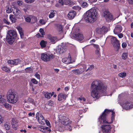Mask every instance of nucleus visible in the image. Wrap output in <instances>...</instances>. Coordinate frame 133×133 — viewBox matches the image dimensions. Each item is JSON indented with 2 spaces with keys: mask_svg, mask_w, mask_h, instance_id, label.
I'll use <instances>...</instances> for the list:
<instances>
[{
  "mask_svg": "<svg viewBox=\"0 0 133 133\" xmlns=\"http://www.w3.org/2000/svg\"><path fill=\"white\" fill-rule=\"evenodd\" d=\"M107 87L105 86L103 83L99 80L94 81L91 84V93L94 98H98L99 96L100 91L105 92Z\"/></svg>",
  "mask_w": 133,
  "mask_h": 133,
  "instance_id": "obj_1",
  "label": "nucleus"
},
{
  "mask_svg": "<svg viewBox=\"0 0 133 133\" xmlns=\"http://www.w3.org/2000/svg\"><path fill=\"white\" fill-rule=\"evenodd\" d=\"M97 12L94 8H92L87 11L84 15V19L87 23H93L96 19Z\"/></svg>",
  "mask_w": 133,
  "mask_h": 133,
  "instance_id": "obj_2",
  "label": "nucleus"
},
{
  "mask_svg": "<svg viewBox=\"0 0 133 133\" xmlns=\"http://www.w3.org/2000/svg\"><path fill=\"white\" fill-rule=\"evenodd\" d=\"M58 120L63 125L65 126L67 130L70 131L72 129V127L71 125V121L69 118L64 116L61 115L58 116Z\"/></svg>",
  "mask_w": 133,
  "mask_h": 133,
  "instance_id": "obj_3",
  "label": "nucleus"
},
{
  "mask_svg": "<svg viewBox=\"0 0 133 133\" xmlns=\"http://www.w3.org/2000/svg\"><path fill=\"white\" fill-rule=\"evenodd\" d=\"M110 112L111 113V114L113 117L115 115V112L112 110L105 109L103 113L100 116L99 118V124L101 123H110V122H108L106 118V116Z\"/></svg>",
  "mask_w": 133,
  "mask_h": 133,
  "instance_id": "obj_4",
  "label": "nucleus"
},
{
  "mask_svg": "<svg viewBox=\"0 0 133 133\" xmlns=\"http://www.w3.org/2000/svg\"><path fill=\"white\" fill-rule=\"evenodd\" d=\"M17 35V33L14 30H9L6 37V41L10 44H12L14 41Z\"/></svg>",
  "mask_w": 133,
  "mask_h": 133,
  "instance_id": "obj_5",
  "label": "nucleus"
},
{
  "mask_svg": "<svg viewBox=\"0 0 133 133\" xmlns=\"http://www.w3.org/2000/svg\"><path fill=\"white\" fill-rule=\"evenodd\" d=\"M8 102L9 103H14L18 100V97L15 93L12 92H9L7 96Z\"/></svg>",
  "mask_w": 133,
  "mask_h": 133,
  "instance_id": "obj_6",
  "label": "nucleus"
},
{
  "mask_svg": "<svg viewBox=\"0 0 133 133\" xmlns=\"http://www.w3.org/2000/svg\"><path fill=\"white\" fill-rule=\"evenodd\" d=\"M54 57V55L45 52L41 54V59L44 62H49Z\"/></svg>",
  "mask_w": 133,
  "mask_h": 133,
  "instance_id": "obj_7",
  "label": "nucleus"
},
{
  "mask_svg": "<svg viewBox=\"0 0 133 133\" xmlns=\"http://www.w3.org/2000/svg\"><path fill=\"white\" fill-rule=\"evenodd\" d=\"M103 15L105 18L106 20L108 22H110L115 20L116 17L114 16L113 15L107 11H104Z\"/></svg>",
  "mask_w": 133,
  "mask_h": 133,
  "instance_id": "obj_8",
  "label": "nucleus"
},
{
  "mask_svg": "<svg viewBox=\"0 0 133 133\" xmlns=\"http://www.w3.org/2000/svg\"><path fill=\"white\" fill-rule=\"evenodd\" d=\"M76 34H75V40L80 42H82L83 41L84 36L81 32H80L79 29L76 30Z\"/></svg>",
  "mask_w": 133,
  "mask_h": 133,
  "instance_id": "obj_9",
  "label": "nucleus"
},
{
  "mask_svg": "<svg viewBox=\"0 0 133 133\" xmlns=\"http://www.w3.org/2000/svg\"><path fill=\"white\" fill-rule=\"evenodd\" d=\"M36 118L40 124L42 125L45 124V120L41 113L37 112L36 114Z\"/></svg>",
  "mask_w": 133,
  "mask_h": 133,
  "instance_id": "obj_10",
  "label": "nucleus"
},
{
  "mask_svg": "<svg viewBox=\"0 0 133 133\" xmlns=\"http://www.w3.org/2000/svg\"><path fill=\"white\" fill-rule=\"evenodd\" d=\"M101 128L103 133H109L111 131V127L110 124L102 125Z\"/></svg>",
  "mask_w": 133,
  "mask_h": 133,
  "instance_id": "obj_11",
  "label": "nucleus"
},
{
  "mask_svg": "<svg viewBox=\"0 0 133 133\" xmlns=\"http://www.w3.org/2000/svg\"><path fill=\"white\" fill-rule=\"evenodd\" d=\"M111 43L115 47H118L119 46L120 43L119 41L118 40L116 37L111 36Z\"/></svg>",
  "mask_w": 133,
  "mask_h": 133,
  "instance_id": "obj_12",
  "label": "nucleus"
},
{
  "mask_svg": "<svg viewBox=\"0 0 133 133\" xmlns=\"http://www.w3.org/2000/svg\"><path fill=\"white\" fill-rule=\"evenodd\" d=\"M13 12L16 17L18 18H21L22 17V15L19 9L17 8H14Z\"/></svg>",
  "mask_w": 133,
  "mask_h": 133,
  "instance_id": "obj_13",
  "label": "nucleus"
},
{
  "mask_svg": "<svg viewBox=\"0 0 133 133\" xmlns=\"http://www.w3.org/2000/svg\"><path fill=\"white\" fill-rule=\"evenodd\" d=\"M123 108L126 110H128L133 108V104L131 102L126 101L123 105Z\"/></svg>",
  "mask_w": 133,
  "mask_h": 133,
  "instance_id": "obj_14",
  "label": "nucleus"
},
{
  "mask_svg": "<svg viewBox=\"0 0 133 133\" xmlns=\"http://www.w3.org/2000/svg\"><path fill=\"white\" fill-rule=\"evenodd\" d=\"M37 128L39 130L44 132L47 133L48 132H50L51 131V130L47 127L38 125Z\"/></svg>",
  "mask_w": 133,
  "mask_h": 133,
  "instance_id": "obj_15",
  "label": "nucleus"
},
{
  "mask_svg": "<svg viewBox=\"0 0 133 133\" xmlns=\"http://www.w3.org/2000/svg\"><path fill=\"white\" fill-rule=\"evenodd\" d=\"M18 121L16 118H13L11 121V124L13 129L16 130L18 127Z\"/></svg>",
  "mask_w": 133,
  "mask_h": 133,
  "instance_id": "obj_16",
  "label": "nucleus"
},
{
  "mask_svg": "<svg viewBox=\"0 0 133 133\" xmlns=\"http://www.w3.org/2000/svg\"><path fill=\"white\" fill-rule=\"evenodd\" d=\"M122 29V28L121 26L119 25H117L114 30V33L115 34H118L121 32Z\"/></svg>",
  "mask_w": 133,
  "mask_h": 133,
  "instance_id": "obj_17",
  "label": "nucleus"
},
{
  "mask_svg": "<svg viewBox=\"0 0 133 133\" xmlns=\"http://www.w3.org/2000/svg\"><path fill=\"white\" fill-rule=\"evenodd\" d=\"M20 62V60L18 59H15L14 60H9L8 61V63L9 64L14 65H17L19 64Z\"/></svg>",
  "mask_w": 133,
  "mask_h": 133,
  "instance_id": "obj_18",
  "label": "nucleus"
},
{
  "mask_svg": "<svg viewBox=\"0 0 133 133\" xmlns=\"http://www.w3.org/2000/svg\"><path fill=\"white\" fill-rule=\"evenodd\" d=\"M68 94H65L63 93H61L58 95V100L61 101L63 100H65L68 96Z\"/></svg>",
  "mask_w": 133,
  "mask_h": 133,
  "instance_id": "obj_19",
  "label": "nucleus"
},
{
  "mask_svg": "<svg viewBox=\"0 0 133 133\" xmlns=\"http://www.w3.org/2000/svg\"><path fill=\"white\" fill-rule=\"evenodd\" d=\"M62 61L63 63L65 64L72 63L74 62L72 60L70 56H69L68 58H63Z\"/></svg>",
  "mask_w": 133,
  "mask_h": 133,
  "instance_id": "obj_20",
  "label": "nucleus"
},
{
  "mask_svg": "<svg viewBox=\"0 0 133 133\" xmlns=\"http://www.w3.org/2000/svg\"><path fill=\"white\" fill-rule=\"evenodd\" d=\"M65 51V49L64 46L59 45L57 50V52L59 54L63 53Z\"/></svg>",
  "mask_w": 133,
  "mask_h": 133,
  "instance_id": "obj_21",
  "label": "nucleus"
},
{
  "mask_svg": "<svg viewBox=\"0 0 133 133\" xmlns=\"http://www.w3.org/2000/svg\"><path fill=\"white\" fill-rule=\"evenodd\" d=\"M86 65H84L83 68H81L75 70V74L78 75L81 74L84 71V69H86Z\"/></svg>",
  "mask_w": 133,
  "mask_h": 133,
  "instance_id": "obj_22",
  "label": "nucleus"
},
{
  "mask_svg": "<svg viewBox=\"0 0 133 133\" xmlns=\"http://www.w3.org/2000/svg\"><path fill=\"white\" fill-rule=\"evenodd\" d=\"M75 16V11L74 10L70 11L68 14V17L70 19H72L74 18Z\"/></svg>",
  "mask_w": 133,
  "mask_h": 133,
  "instance_id": "obj_23",
  "label": "nucleus"
},
{
  "mask_svg": "<svg viewBox=\"0 0 133 133\" xmlns=\"http://www.w3.org/2000/svg\"><path fill=\"white\" fill-rule=\"evenodd\" d=\"M54 92H52L51 93L46 92L44 94V96L45 98L48 99H49L50 98L51 96L54 94Z\"/></svg>",
  "mask_w": 133,
  "mask_h": 133,
  "instance_id": "obj_24",
  "label": "nucleus"
},
{
  "mask_svg": "<svg viewBox=\"0 0 133 133\" xmlns=\"http://www.w3.org/2000/svg\"><path fill=\"white\" fill-rule=\"evenodd\" d=\"M16 28L18 30L20 35L21 38H23L24 36V34L22 28L19 26H18L17 27H16Z\"/></svg>",
  "mask_w": 133,
  "mask_h": 133,
  "instance_id": "obj_25",
  "label": "nucleus"
},
{
  "mask_svg": "<svg viewBox=\"0 0 133 133\" xmlns=\"http://www.w3.org/2000/svg\"><path fill=\"white\" fill-rule=\"evenodd\" d=\"M67 129L65 126L63 125L61 123L59 125L57 128V130L59 131H62L64 130Z\"/></svg>",
  "mask_w": 133,
  "mask_h": 133,
  "instance_id": "obj_26",
  "label": "nucleus"
},
{
  "mask_svg": "<svg viewBox=\"0 0 133 133\" xmlns=\"http://www.w3.org/2000/svg\"><path fill=\"white\" fill-rule=\"evenodd\" d=\"M56 11L52 10L51 11L49 15V17L50 18H52L54 17L55 15L56 14Z\"/></svg>",
  "mask_w": 133,
  "mask_h": 133,
  "instance_id": "obj_27",
  "label": "nucleus"
},
{
  "mask_svg": "<svg viewBox=\"0 0 133 133\" xmlns=\"http://www.w3.org/2000/svg\"><path fill=\"white\" fill-rule=\"evenodd\" d=\"M51 42L53 44L54 43L57 41V38L53 36H49V37Z\"/></svg>",
  "mask_w": 133,
  "mask_h": 133,
  "instance_id": "obj_28",
  "label": "nucleus"
},
{
  "mask_svg": "<svg viewBox=\"0 0 133 133\" xmlns=\"http://www.w3.org/2000/svg\"><path fill=\"white\" fill-rule=\"evenodd\" d=\"M37 21V18L34 16H31V23H35Z\"/></svg>",
  "mask_w": 133,
  "mask_h": 133,
  "instance_id": "obj_29",
  "label": "nucleus"
},
{
  "mask_svg": "<svg viewBox=\"0 0 133 133\" xmlns=\"http://www.w3.org/2000/svg\"><path fill=\"white\" fill-rule=\"evenodd\" d=\"M103 27L102 28H98L96 29V31L97 32L98 34H101L104 32V31L103 30Z\"/></svg>",
  "mask_w": 133,
  "mask_h": 133,
  "instance_id": "obj_30",
  "label": "nucleus"
},
{
  "mask_svg": "<svg viewBox=\"0 0 133 133\" xmlns=\"http://www.w3.org/2000/svg\"><path fill=\"white\" fill-rule=\"evenodd\" d=\"M6 12L8 13H10L12 11V9L10 6H7L6 7Z\"/></svg>",
  "mask_w": 133,
  "mask_h": 133,
  "instance_id": "obj_31",
  "label": "nucleus"
},
{
  "mask_svg": "<svg viewBox=\"0 0 133 133\" xmlns=\"http://www.w3.org/2000/svg\"><path fill=\"white\" fill-rule=\"evenodd\" d=\"M9 18L12 22H15L16 20V19L14 16L12 15H10Z\"/></svg>",
  "mask_w": 133,
  "mask_h": 133,
  "instance_id": "obj_32",
  "label": "nucleus"
},
{
  "mask_svg": "<svg viewBox=\"0 0 133 133\" xmlns=\"http://www.w3.org/2000/svg\"><path fill=\"white\" fill-rule=\"evenodd\" d=\"M46 21L44 19H41L39 20V23L40 25H43L45 24Z\"/></svg>",
  "mask_w": 133,
  "mask_h": 133,
  "instance_id": "obj_33",
  "label": "nucleus"
},
{
  "mask_svg": "<svg viewBox=\"0 0 133 133\" xmlns=\"http://www.w3.org/2000/svg\"><path fill=\"white\" fill-rule=\"evenodd\" d=\"M46 42L44 40L40 42V44L42 48H44L46 46Z\"/></svg>",
  "mask_w": 133,
  "mask_h": 133,
  "instance_id": "obj_34",
  "label": "nucleus"
},
{
  "mask_svg": "<svg viewBox=\"0 0 133 133\" xmlns=\"http://www.w3.org/2000/svg\"><path fill=\"white\" fill-rule=\"evenodd\" d=\"M126 75V73L125 72H121L119 74V76L123 78L125 77Z\"/></svg>",
  "mask_w": 133,
  "mask_h": 133,
  "instance_id": "obj_35",
  "label": "nucleus"
},
{
  "mask_svg": "<svg viewBox=\"0 0 133 133\" xmlns=\"http://www.w3.org/2000/svg\"><path fill=\"white\" fill-rule=\"evenodd\" d=\"M6 102L5 99L2 98H0V103L2 104V105H3V103H6Z\"/></svg>",
  "mask_w": 133,
  "mask_h": 133,
  "instance_id": "obj_36",
  "label": "nucleus"
},
{
  "mask_svg": "<svg viewBox=\"0 0 133 133\" xmlns=\"http://www.w3.org/2000/svg\"><path fill=\"white\" fill-rule=\"evenodd\" d=\"M2 70L6 72H10V70L6 66H4L2 68Z\"/></svg>",
  "mask_w": 133,
  "mask_h": 133,
  "instance_id": "obj_37",
  "label": "nucleus"
},
{
  "mask_svg": "<svg viewBox=\"0 0 133 133\" xmlns=\"http://www.w3.org/2000/svg\"><path fill=\"white\" fill-rule=\"evenodd\" d=\"M2 105L4 106L7 109H9L10 107V105L8 103H6V102L4 103H3Z\"/></svg>",
  "mask_w": 133,
  "mask_h": 133,
  "instance_id": "obj_38",
  "label": "nucleus"
},
{
  "mask_svg": "<svg viewBox=\"0 0 133 133\" xmlns=\"http://www.w3.org/2000/svg\"><path fill=\"white\" fill-rule=\"evenodd\" d=\"M128 56V54L127 53H123L122 56V58L124 59H125Z\"/></svg>",
  "mask_w": 133,
  "mask_h": 133,
  "instance_id": "obj_39",
  "label": "nucleus"
},
{
  "mask_svg": "<svg viewBox=\"0 0 133 133\" xmlns=\"http://www.w3.org/2000/svg\"><path fill=\"white\" fill-rule=\"evenodd\" d=\"M94 68V65H90V67L88 68V69L86 70L85 71L86 72L88 70L91 71L92 69H93Z\"/></svg>",
  "mask_w": 133,
  "mask_h": 133,
  "instance_id": "obj_40",
  "label": "nucleus"
},
{
  "mask_svg": "<svg viewBox=\"0 0 133 133\" xmlns=\"http://www.w3.org/2000/svg\"><path fill=\"white\" fill-rule=\"evenodd\" d=\"M57 29L59 32H62V26L61 25H58L57 26Z\"/></svg>",
  "mask_w": 133,
  "mask_h": 133,
  "instance_id": "obj_41",
  "label": "nucleus"
},
{
  "mask_svg": "<svg viewBox=\"0 0 133 133\" xmlns=\"http://www.w3.org/2000/svg\"><path fill=\"white\" fill-rule=\"evenodd\" d=\"M31 81L33 83L35 84H37L38 83V81L35 78H32L31 79Z\"/></svg>",
  "mask_w": 133,
  "mask_h": 133,
  "instance_id": "obj_42",
  "label": "nucleus"
},
{
  "mask_svg": "<svg viewBox=\"0 0 133 133\" xmlns=\"http://www.w3.org/2000/svg\"><path fill=\"white\" fill-rule=\"evenodd\" d=\"M39 31L42 35L43 36L45 35V32H44V30L43 29H40L39 30Z\"/></svg>",
  "mask_w": 133,
  "mask_h": 133,
  "instance_id": "obj_43",
  "label": "nucleus"
},
{
  "mask_svg": "<svg viewBox=\"0 0 133 133\" xmlns=\"http://www.w3.org/2000/svg\"><path fill=\"white\" fill-rule=\"evenodd\" d=\"M25 2L28 3H31L34 2L35 0H24Z\"/></svg>",
  "mask_w": 133,
  "mask_h": 133,
  "instance_id": "obj_44",
  "label": "nucleus"
},
{
  "mask_svg": "<svg viewBox=\"0 0 133 133\" xmlns=\"http://www.w3.org/2000/svg\"><path fill=\"white\" fill-rule=\"evenodd\" d=\"M25 21L27 22H31V16L25 18Z\"/></svg>",
  "mask_w": 133,
  "mask_h": 133,
  "instance_id": "obj_45",
  "label": "nucleus"
},
{
  "mask_svg": "<svg viewBox=\"0 0 133 133\" xmlns=\"http://www.w3.org/2000/svg\"><path fill=\"white\" fill-rule=\"evenodd\" d=\"M25 70L27 72H30L32 71V69L30 67H28L25 69Z\"/></svg>",
  "mask_w": 133,
  "mask_h": 133,
  "instance_id": "obj_46",
  "label": "nucleus"
},
{
  "mask_svg": "<svg viewBox=\"0 0 133 133\" xmlns=\"http://www.w3.org/2000/svg\"><path fill=\"white\" fill-rule=\"evenodd\" d=\"M4 127L7 130H9L10 129V126L7 123L5 124Z\"/></svg>",
  "mask_w": 133,
  "mask_h": 133,
  "instance_id": "obj_47",
  "label": "nucleus"
},
{
  "mask_svg": "<svg viewBox=\"0 0 133 133\" xmlns=\"http://www.w3.org/2000/svg\"><path fill=\"white\" fill-rule=\"evenodd\" d=\"M88 5L87 3L86 2H84L82 4V6L83 8H86L87 7Z\"/></svg>",
  "mask_w": 133,
  "mask_h": 133,
  "instance_id": "obj_48",
  "label": "nucleus"
},
{
  "mask_svg": "<svg viewBox=\"0 0 133 133\" xmlns=\"http://www.w3.org/2000/svg\"><path fill=\"white\" fill-rule=\"evenodd\" d=\"M92 45L97 49H100L99 46L98 45L94 44H92Z\"/></svg>",
  "mask_w": 133,
  "mask_h": 133,
  "instance_id": "obj_49",
  "label": "nucleus"
},
{
  "mask_svg": "<svg viewBox=\"0 0 133 133\" xmlns=\"http://www.w3.org/2000/svg\"><path fill=\"white\" fill-rule=\"evenodd\" d=\"M4 22L7 24H10V22L8 21V20L4 18L3 19Z\"/></svg>",
  "mask_w": 133,
  "mask_h": 133,
  "instance_id": "obj_50",
  "label": "nucleus"
},
{
  "mask_svg": "<svg viewBox=\"0 0 133 133\" xmlns=\"http://www.w3.org/2000/svg\"><path fill=\"white\" fill-rule=\"evenodd\" d=\"M4 121L3 117L0 115V124L2 123Z\"/></svg>",
  "mask_w": 133,
  "mask_h": 133,
  "instance_id": "obj_51",
  "label": "nucleus"
},
{
  "mask_svg": "<svg viewBox=\"0 0 133 133\" xmlns=\"http://www.w3.org/2000/svg\"><path fill=\"white\" fill-rule=\"evenodd\" d=\"M45 122L46 124V125H48L50 127V122H49V121L48 120H45Z\"/></svg>",
  "mask_w": 133,
  "mask_h": 133,
  "instance_id": "obj_52",
  "label": "nucleus"
},
{
  "mask_svg": "<svg viewBox=\"0 0 133 133\" xmlns=\"http://www.w3.org/2000/svg\"><path fill=\"white\" fill-rule=\"evenodd\" d=\"M127 46V43L125 42H123L122 44V46L123 48H125Z\"/></svg>",
  "mask_w": 133,
  "mask_h": 133,
  "instance_id": "obj_53",
  "label": "nucleus"
},
{
  "mask_svg": "<svg viewBox=\"0 0 133 133\" xmlns=\"http://www.w3.org/2000/svg\"><path fill=\"white\" fill-rule=\"evenodd\" d=\"M116 35H117L118 37L120 38H122L123 36V34L122 33H119Z\"/></svg>",
  "mask_w": 133,
  "mask_h": 133,
  "instance_id": "obj_54",
  "label": "nucleus"
},
{
  "mask_svg": "<svg viewBox=\"0 0 133 133\" xmlns=\"http://www.w3.org/2000/svg\"><path fill=\"white\" fill-rule=\"evenodd\" d=\"M35 76L38 79H39L40 78V76L37 73L35 74Z\"/></svg>",
  "mask_w": 133,
  "mask_h": 133,
  "instance_id": "obj_55",
  "label": "nucleus"
},
{
  "mask_svg": "<svg viewBox=\"0 0 133 133\" xmlns=\"http://www.w3.org/2000/svg\"><path fill=\"white\" fill-rule=\"evenodd\" d=\"M81 9V7L79 6H77L75 7V10H77L78 11L80 10Z\"/></svg>",
  "mask_w": 133,
  "mask_h": 133,
  "instance_id": "obj_56",
  "label": "nucleus"
},
{
  "mask_svg": "<svg viewBox=\"0 0 133 133\" xmlns=\"http://www.w3.org/2000/svg\"><path fill=\"white\" fill-rule=\"evenodd\" d=\"M33 99L31 98H28V102L31 103L33 102Z\"/></svg>",
  "mask_w": 133,
  "mask_h": 133,
  "instance_id": "obj_57",
  "label": "nucleus"
},
{
  "mask_svg": "<svg viewBox=\"0 0 133 133\" xmlns=\"http://www.w3.org/2000/svg\"><path fill=\"white\" fill-rule=\"evenodd\" d=\"M100 49H96L95 51V53L96 54L98 55L99 54Z\"/></svg>",
  "mask_w": 133,
  "mask_h": 133,
  "instance_id": "obj_58",
  "label": "nucleus"
},
{
  "mask_svg": "<svg viewBox=\"0 0 133 133\" xmlns=\"http://www.w3.org/2000/svg\"><path fill=\"white\" fill-rule=\"evenodd\" d=\"M48 104L50 105H52L53 104V102L52 101H49L48 102Z\"/></svg>",
  "mask_w": 133,
  "mask_h": 133,
  "instance_id": "obj_59",
  "label": "nucleus"
},
{
  "mask_svg": "<svg viewBox=\"0 0 133 133\" xmlns=\"http://www.w3.org/2000/svg\"><path fill=\"white\" fill-rule=\"evenodd\" d=\"M17 3L18 4V5H22V4L23 3V2H22V1H17Z\"/></svg>",
  "mask_w": 133,
  "mask_h": 133,
  "instance_id": "obj_60",
  "label": "nucleus"
},
{
  "mask_svg": "<svg viewBox=\"0 0 133 133\" xmlns=\"http://www.w3.org/2000/svg\"><path fill=\"white\" fill-rule=\"evenodd\" d=\"M128 1L130 4H133V0H128Z\"/></svg>",
  "mask_w": 133,
  "mask_h": 133,
  "instance_id": "obj_61",
  "label": "nucleus"
},
{
  "mask_svg": "<svg viewBox=\"0 0 133 133\" xmlns=\"http://www.w3.org/2000/svg\"><path fill=\"white\" fill-rule=\"evenodd\" d=\"M68 3H69L70 5L74 4V3L72 1H70V0L68 1Z\"/></svg>",
  "mask_w": 133,
  "mask_h": 133,
  "instance_id": "obj_62",
  "label": "nucleus"
},
{
  "mask_svg": "<svg viewBox=\"0 0 133 133\" xmlns=\"http://www.w3.org/2000/svg\"><path fill=\"white\" fill-rule=\"evenodd\" d=\"M71 37L72 38L74 39L75 38V34L74 33H72L71 36Z\"/></svg>",
  "mask_w": 133,
  "mask_h": 133,
  "instance_id": "obj_63",
  "label": "nucleus"
},
{
  "mask_svg": "<svg viewBox=\"0 0 133 133\" xmlns=\"http://www.w3.org/2000/svg\"><path fill=\"white\" fill-rule=\"evenodd\" d=\"M35 114L34 113H31V112H30L28 114V115L29 116H32V115H34Z\"/></svg>",
  "mask_w": 133,
  "mask_h": 133,
  "instance_id": "obj_64",
  "label": "nucleus"
}]
</instances>
